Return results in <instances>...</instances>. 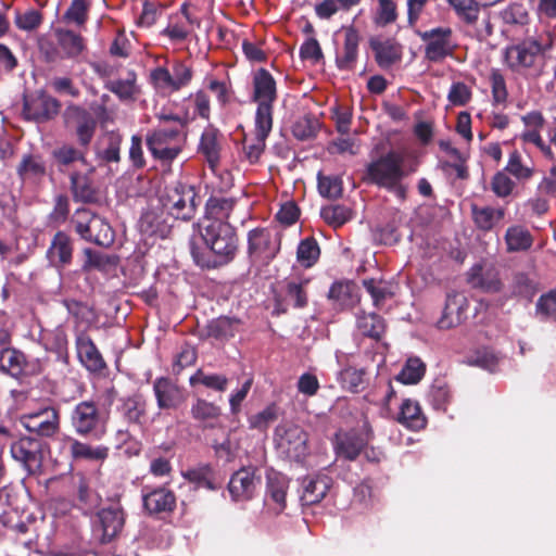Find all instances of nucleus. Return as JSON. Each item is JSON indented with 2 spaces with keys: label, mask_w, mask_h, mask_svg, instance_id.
I'll use <instances>...</instances> for the list:
<instances>
[{
  "label": "nucleus",
  "mask_w": 556,
  "mask_h": 556,
  "mask_svg": "<svg viewBox=\"0 0 556 556\" xmlns=\"http://www.w3.org/2000/svg\"><path fill=\"white\" fill-rule=\"evenodd\" d=\"M201 237L208 251H203L194 243L190 253L194 263L206 269H215L231 263L239 250V237L236 227L229 222H212L204 224Z\"/></svg>",
  "instance_id": "nucleus-1"
},
{
  "label": "nucleus",
  "mask_w": 556,
  "mask_h": 556,
  "mask_svg": "<svg viewBox=\"0 0 556 556\" xmlns=\"http://www.w3.org/2000/svg\"><path fill=\"white\" fill-rule=\"evenodd\" d=\"M110 412L100 407L93 400L77 403L71 413V426L78 437L96 441L108 433Z\"/></svg>",
  "instance_id": "nucleus-2"
},
{
  "label": "nucleus",
  "mask_w": 556,
  "mask_h": 556,
  "mask_svg": "<svg viewBox=\"0 0 556 556\" xmlns=\"http://www.w3.org/2000/svg\"><path fill=\"white\" fill-rule=\"evenodd\" d=\"M163 208L174 218L191 220L201 204L195 187L181 180L166 185L160 195Z\"/></svg>",
  "instance_id": "nucleus-3"
},
{
  "label": "nucleus",
  "mask_w": 556,
  "mask_h": 556,
  "mask_svg": "<svg viewBox=\"0 0 556 556\" xmlns=\"http://www.w3.org/2000/svg\"><path fill=\"white\" fill-rule=\"evenodd\" d=\"M551 48L552 41L548 38L529 37L506 48L505 62L513 72L522 73L533 68Z\"/></svg>",
  "instance_id": "nucleus-4"
},
{
  "label": "nucleus",
  "mask_w": 556,
  "mask_h": 556,
  "mask_svg": "<svg viewBox=\"0 0 556 556\" xmlns=\"http://www.w3.org/2000/svg\"><path fill=\"white\" fill-rule=\"evenodd\" d=\"M75 232L85 241L108 248L114 243L115 232L100 215L88 208H78L72 220Z\"/></svg>",
  "instance_id": "nucleus-5"
},
{
  "label": "nucleus",
  "mask_w": 556,
  "mask_h": 556,
  "mask_svg": "<svg viewBox=\"0 0 556 556\" xmlns=\"http://www.w3.org/2000/svg\"><path fill=\"white\" fill-rule=\"evenodd\" d=\"M403 161L401 153L389 151L367 165L363 181L379 188L392 186L394 180H402L408 174Z\"/></svg>",
  "instance_id": "nucleus-6"
},
{
  "label": "nucleus",
  "mask_w": 556,
  "mask_h": 556,
  "mask_svg": "<svg viewBox=\"0 0 556 556\" xmlns=\"http://www.w3.org/2000/svg\"><path fill=\"white\" fill-rule=\"evenodd\" d=\"M152 156L162 163H172L182 151L180 129L155 128L146 137Z\"/></svg>",
  "instance_id": "nucleus-7"
},
{
  "label": "nucleus",
  "mask_w": 556,
  "mask_h": 556,
  "mask_svg": "<svg viewBox=\"0 0 556 556\" xmlns=\"http://www.w3.org/2000/svg\"><path fill=\"white\" fill-rule=\"evenodd\" d=\"M43 369L42 359H29L23 351L16 348L0 350V371L14 379L38 376Z\"/></svg>",
  "instance_id": "nucleus-8"
},
{
  "label": "nucleus",
  "mask_w": 556,
  "mask_h": 556,
  "mask_svg": "<svg viewBox=\"0 0 556 556\" xmlns=\"http://www.w3.org/2000/svg\"><path fill=\"white\" fill-rule=\"evenodd\" d=\"M43 445L40 439L24 435L11 443L10 453L28 475L34 476L42 469Z\"/></svg>",
  "instance_id": "nucleus-9"
},
{
  "label": "nucleus",
  "mask_w": 556,
  "mask_h": 556,
  "mask_svg": "<svg viewBox=\"0 0 556 556\" xmlns=\"http://www.w3.org/2000/svg\"><path fill=\"white\" fill-rule=\"evenodd\" d=\"M62 117L64 126L74 129L79 147L87 149L97 130V119L92 113L81 105L71 103L65 108Z\"/></svg>",
  "instance_id": "nucleus-10"
},
{
  "label": "nucleus",
  "mask_w": 556,
  "mask_h": 556,
  "mask_svg": "<svg viewBox=\"0 0 556 556\" xmlns=\"http://www.w3.org/2000/svg\"><path fill=\"white\" fill-rule=\"evenodd\" d=\"M425 42V58L432 63L442 62L454 54L457 45L453 41L451 27H435L419 34Z\"/></svg>",
  "instance_id": "nucleus-11"
},
{
  "label": "nucleus",
  "mask_w": 556,
  "mask_h": 556,
  "mask_svg": "<svg viewBox=\"0 0 556 556\" xmlns=\"http://www.w3.org/2000/svg\"><path fill=\"white\" fill-rule=\"evenodd\" d=\"M281 236L268 228H254L248 232V254L265 264L271 262L279 253Z\"/></svg>",
  "instance_id": "nucleus-12"
},
{
  "label": "nucleus",
  "mask_w": 556,
  "mask_h": 556,
  "mask_svg": "<svg viewBox=\"0 0 556 556\" xmlns=\"http://www.w3.org/2000/svg\"><path fill=\"white\" fill-rule=\"evenodd\" d=\"M279 438V447L283 450L288 458L302 463L309 454L308 433L299 425L285 424L276 428Z\"/></svg>",
  "instance_id": "nucleus-13"
},
{
  "label": "nucleus",
  "mask_w": 556,
  "mask_h": 556,
  "mask_svg": "<svg viewBox=\"0 0 556 556\" xmlns=\"http://www.w3.org/2000/svg\"><path fill=\"white\" fill-rule=\"evenodd\" d=\"M262 484V476L256 466H243L235 471L228 482V492L235 502L252 500Z\"/></svg>",
  "instance_id": "nucleus-14"
},
{
  "label": "nucleus",
  "mask_w": 556,
  "mask_h": 556,
  "mask_svg": "<svg viewBox=\"0 0 556 556\" xmlns=\"http://www.w3.org/2000/svg\"><path fill=\"white\" fill-rule=\"evenodd\" d=\"M61 102L45 91L34 96L24 97L23 116L26 121L38 124L47 123L55 118L61 110Z\"/></svg>",
  "instance_id": "nucleus-15"
},
{
  "label": "nucleus",
  "mask_w": 556,
  "mask_h": 556,
  "mask_svg": "<svg viewBox=\"0 0 556 556\" xmlns=\"http://www.w3.org/2000/svg\"><path fill=\"white\" fill-rule=\"evenodd\" d=\"M176 506V494L166 485L142 489V507L149 516L163 519L166 515H170Z\"/></svg>",
  "instance_id": "nucleus-16"
},
{
  "label": "nucleus",
  "mask_w": 556,
  "mask_h": 556,
  "mask_svg": "<svg viewBox=\"0 0 556 556\" xmlns=\"http://www.w3.org/2000/svg\"><path fill=\"white\" fill-rule=\"evenodd\" d=\"M366 431L365 437L355 431H338L333 439L332 445L336 455L349 462H354L366 447L368 441L372 438V430L368 421L364 422Z\"/></svg>",
  "instance_id": "nucleus-17"
},
{
  "label": "nucleus",
  "mask_w": 556,
  "mask_h": 556,
  "mask_svg": "<svg viewBox=\"0 0 556 556\" xmlns=\"http://www.w3.org/2000/svg\"><path fill=\"white\" fill-rule=\"evenodd\" d=\"M207 91L213 92L222 105L229 101L226 84L217 79L208 80L206 89H200L189 96V100L193 103V113L190 116H194V119L200 117L204 121H210L211 118V101Z\"/></svg>",
  "instance_id": "nucleus-18"
},
{
  "label": "nucleus",
  "mask_w": 556,
  "mask_h": 556,
  "mask_svg": "<svg viewBox=\"0 0 556 556\" xmlns=\"http://www.w3.org/2000/svg\"><path fill=\"white\" fill-rule=\"evenodd\" d=\"M75 348L78 361L88 371L102 374L108 369L106 362L87 331L76 333Z\"/></svg>",
  "instance_id": "nucleus-19"
},
{
  "label": "nucleus",
  "mask_w": 556,
  "mask_h": 556,
  "mask_svg": "<svg viewBox=\"0 0 556 556\" xmlns=\"http://www.w3.org/2000/svg\"><path fill=\"white\" fill-rule=\"evenodd\" d=\"M21 422L29 432L49 438L60 429V412L54 407H46L35 414L23 416Z\"/></svg>",
  "instance_id": "nucleus-20"
},
{
  "label": "nucleus",
  "mask_w": 556,
  "mask_h": 556,
  "mask_svg": "<svg viewBox=\"0 0 556 556\" xmlns=\"http://www.w3.org/2000/svg\"><path fill=\"white\" fill-rule=\"evenodd\" d=\"M467 282L485 293H498L504 287L500 270L492 264H475L467 273Z\"/></svg>",
  "instance_id": "nucleus-21"
},
{
  "label": "nucleus",
  "mask_w": 556,
  "mask_h": 556,
  "mask_svg": "<svg viewBox=\"0 0 556 556\" xmlns=\"http://www.w3.org/2000/svg\"><path fill=\"white\" fill-rule=\"evenodd\" d=\"M368 43L375 54L377 65L382 70H390L402 60L403 47L394 38L372 36Z\"/></svg>",
  "instance_id": "nucleus-22"
},
{
  "label": "nucleus",
  "mask_w": 556,
  "mask_h": 556,
  "mask_svg": "<svg viewBox=\"0 0 556 556\" xmlns=\"http://www.w3.org/2000/svg\"><path fill=\"white\" fill-rule=\"evenodd\" d=\"M467 308L468 300L463 293L457 291L448 292L442 315L437 321L438 328L447 330L460 325L466 318Z\"/></svg>",
  "instance_id": "nucleus-23"
},
{
  "label": "nucleus",
  "mask_w": 556,
  "mask_h": 556,
  "mask_svg": "<svg viewBox=\"0 0 556 556\" xmlns=\"http://www.w3.org/2000/svg\"><path fill=\"white\" fill-rule=\"evenodd\" d=\"M308 278L289 277L283 281V296L276 298V309L286 313V308H281L283 304H290L294 308H304L308 304L307 286Z\"/></svg>",
  "instance_id": "nucleus-24"
},
{
  "label": "nucleus",
  "mask_w": 556,
  "mask_h": 556,
  "mask_svg": "<svg viewBox=\"0 0 556 556\" xmlns=\"http://www.w3.org/2000/svg\"><path fill=\"white\" fill-rule=\"evenodd\" d=\"M344 34L343 47L336 53V65L340 71L352 72L358 58V46L361 42V34L353 25L342 27Z\"/></svg>",
  "instance_id": "nucleus-25"
},
{
  "label": "nucleus",
  "mask_w": 556,
  "mask_h": 556,
  "mask_svg": "<svg viewBox=\"0 0 556 556\" xmlns=\"http://www.w3.org/2000/svg\"><path fill=\"white\" fill-rule=\"evenodd\" d=\"M153 392L160 409H177L185 402L182 390L168 377L156 378Z\"/></svg>",
  "instance_id": "nucleus-26"
},
{
  "label": "nucleus",
  "mask_w": 556,
  "mask_h": 556,
  "mask_svg": "<svg viewBox=\"0 0 556 556\" xmlns=\"http://www.w3.org/2000/svg\"><path fill=\"white\" fill-rule=\"evenodd\" d=\"M333 484L331 477L325 473L306 476L302 480V505L312 506L320 503Z\"/></svg>",
  "instance_id": "nucleus-27"
},
{
  "label": "nucleus",
  "mask_w": 556,
  "mask_h": 556,
  "mask_svg": "<svg viewBox=\"0 0 556 556\" xmlns=\"http://www.w3.org/2000/svg\"><path fill=\"white\" fill-rule=\"evenodd\" d=\"M70 189L75 202L94 204L100 200V190L88 173L73 172L70 176Z\"/></svg>",
  "instance_id": "nucleus-28"
},
{
  "label": "nucleus",
  "mask_w": 556,
  "mask_h": 556,
  "mask_svg": "<svg viewBox=\"0 0 556 556\" xmlns=\"http://www.w3.org/2000/svg\"><path fill=\"white\" fill-rule=\"evenodd\" d=\"M222 141V132L212 124L204 128L200 137L198 152L204 156L210 168L213 170L220 162Z\"/></svg>",
  "instance_id": "nucleus-29"
},
{
  "label": "nucleus",
  "mask_w": 556,
  "mask_h": 556,
  "mask_svg": "<svg viewBox=\"0 0 556 556\" xmlns=\"http://www.w3.org/2000/svg\"><path fill=\"white\" fill-rule=\"evenodd\" d=\"M118 410L129 425L142 428L147 424L148 402L141 393H135L123 399Z\"/></svg>",
  "instance_id": "nucleus-30"
},
{
  "label": "nucleus",
  "mask_w": 556,
  "mask_h": 556,
  "mask_svg": "<svg viewBox=\"0 0 556 556\" xmlns=\"http://www.w3.org/2000/svg\"><path fill=\"white\" fill-rule=\"evenodd\" d=\"M277 86L274 76L266 68H258L253 76L252 100L257 104L274 105L277 100Z\"/></svg>",
  "instance_id": "nucleus-31"
},
{
  "label": "nucleus",
  "mask_w": 556,
  "mask_h": 556,
  "mask_svg": "<svg viewBox=\"0 0 556 556\" xmlns=\"http://www.w3.org/2000/svg\"><path fill=\"white\" fill-rule=\"evenodd\" d=\"M73 251V240L71 237L66 232L59 230L51 240L47 255L52 264L58 267H64L72 263Z\"/></svg>",
  "instance_id": "nucleus-32"
},
{
  "label": "nucleus",
  "mask_w": 556,
  "mask_h": 556,
  "mask_svg": "<svg viewBox=\"0 0 556 556\" xmlns=\"http://www.w3.org/2000/svg\"><path fill=\"white\" fill-rule=\"evenodd\" d=\"M98 520L102 530V543L111 542L122 531L125 522L124 511L121 507L103 508L98 513Z\"/></svg>",
  "instance_id": "nucleus-33"
},
{
  "label": "nucleus",
  "mask_w": 556,
  "mask_h": 556,
  "mask_svg": "<svg viewBox=\"0 0 556 556\" xmlns=\"http://www.w3.org/2000/svg\"><path fill=\"white\" fill-rule=\"evenodd\" d=\"M185 480L195 485L197 489L204 488L208 491H216L220 484L216 481V473L211 464H198L194 467L181 471Z\"/></svg>",
  "instance_id": "nucleus-34"
},
{
  "label": "nucleus",
  "mask_w": 556,
  "mask_h": 556,
  "mask_svg": "<svg viewBox=\"0 0 556 556\" xmlns=\"http://www.w3.org/2000/svg\"><path fill=\"white\" fill-rule=\"evenodd\" d=\"M236 203L233 198L211 195L205 203L204 224L228 222Z\"/></svg>",
  "instance_id": "nucleus-35"
},
{
  "label": "nucleus",
  "mask_w": 556,
  "mask_h": 556,
  "mask_svg": "<svg viewBox=\"0 0 556 556\" xmlns=\"http://www.w3.org/2000/svg\"><path fill=\"white\" fill-rule=\"evenodd\" d=\"M67 441L70 442V454L75 460L104 462L109 457L110 448L105 445L93 446L72 437H68Z\"/></svg>",
  "instance_id": "nucleus-36"
},
{
  "label": "nucleus",
  "mask_w": 556,
  "mask_h": 556,
  "mask_svg": "<svg viewBox=\"0 0 556 556\" xmlns=\"http://www.w3.org/2000/svg\"><path fill=\"white\" fill-rule=\"evenodd\" d=\"M288 489L289 479L286 475L274 469L266 471V495L278 506L279 510L286 508Z\"/></svg>",
  "instance_id": "nucleus-37"
},
{
  "label": "nucleus",
  "mask_w": 556,
  "mask_h": 556,
  "mask_svg": "<svg viewBox=\"0 0 556 556\" xmlns=\"http://www.w3.org/2000/svg\"><path fill=\"white\" fill-rule=\"evenodd\" d=\"M46 173V164L39 154H24L16 167V174L22 181L41 180Z\"/></svg>",
  "instance_id": "nucleus-38"
},
{
  "label": "nucleus",
  "mask_w": 556,
  "mask_h": 556,
  "mask_svg": "<svg viewBox=\"0 0 556 556\" xmlns=\"http://www.w3.org/2000/svg\"><path fill=\"white\" fill-rule=\"evenodd\" d=\"M240 325L241 320L238 318L219 316L207 324L206 334L216 340L226 341L236 336Z\"/></svg>",
  "instance_id": "nucleus-39"
},
{
  "label": "nucleus",
  "mask_w": 556,
  "mask_h": 556,
  "mask_svg": "<svg viewBox=\"0 0 556 556\" xmlns=\"http://www.w3.org/2000/svg\"><path fill=\"white\" fill-rule=\"evenodd\" d=\"M51 156L60 173H65L76 162L86 163L85 151L72 144L64 143L52 150Z\"/></svg>",
  "instance_id": "nucleus-40"
},
{
  "label": "nucleus",
  "mask_w": 556,
  "mask_h": 556,
  "mask_svg": "<svg viewBox=\"0 0 556 556\" xmlns=\"http://www.w3.org/2000/svg\"><path fill=\"white\" fill-rule=\"evenodd\" d=\"M397 421L406 428L415 431L424 429L427 425V419L424 416L419 404L409 399L404 400L401 404Z\"/></svg>",
  "instance_id": "nucleus-41"
},
{
  "label": "nucleus",
  "mask_w": 556,
  "mask_h": 556,
  "mask_svg": "<svg viewBox=\"0 0 556 556\" xmlns=\"http://www.w3.org/2000/svg\"><path fill=\"white\" fill-rule=\"evenodd\" d=\"M356 327L363 337L380 341L386 332L384 319L376 313H363L357 317Z\"/></svg>",
  "instance_id": "nucleus-42"
},
{
  "label": "nucleus",
  "mask_w": 556,
  "mask_h": 556,
  "mask_svg": "<svg viewBox=\"0 0 556 556\" xmlns=\"http://www.w3.org/2000/svg\"><path fill=\"white\" fill-rule=\"evenodd\" d=\"M55 37L64 59H75L85 49L84 38L70 29H56Z\"/></svg>",
  "instance_id": "nucleus-43"
},
{
  "label": "nucleus",
  "mask_w": 556,
  "mask_h": 556,
  "mask_svg": "<svg viewBox=\"0 0 556 556\" xmlns=\"http://www.w3.org/2000/svg\"><path fill=\"white\" fill-rule=\"evenodd\" d=\"M471 216L476 227L486 232L492 230L494 225L504 218L505 210L491 206L480 207L477 204H472Z\"/></svg>",
  "instance_id": "nucleus-44"
},
{
  "label": "nucleus",
  "mask_w": 556,
  "mask_h": 556,
  "mask_svg": "<svg viewBox=\"0 0 556 556\" xmlns=\"http://www.w3.org/2000/svg\"><path fill=\"white\" fill-rule=\"evenodd\" d=\"M85 261L81 266L83 271L88 273L92 269L106 273L118 263L116 255H108L90 248L84 250Z\"/></svg>",
  "instance_id": "nucleus-45"
},
{
  "label": "nucleus",
  "mask_w": 556,
  "mask_h": 556,
  "mask_svg": "<svg viewBox=\"0 0 556 556\" xmlns=\"http://www.w3.org/2000/svg\"><path fill=\"white\" fill-rule=\"evenodd\" d=\"M459 21L466 25H475L482 8L477 0H446Z\"/></svg>",
  "instance_id": "nucleus-46"
},
{
  "label": "nucleus",
  "mask_w": 556,
  "mask_h": 556,
  "mask_svg": "<svg viewBox=\"0 0 556 556\" xmlns=\"http://www.w3.org/2000/svg\"><path fill=\"white\" fill-rule=\"evenodd\" d=\"M505 242L508 252H520L527 251L532 247L533 238L528 229L517 225L507 228Z\"/></svg>",
  "instance_id": "nucleus-47"
},
{
  "label": "nucleus",
  "mask_w": 556,
  "mask_h": 556,
  "mask_svg": "<svg viewBox=\"0 0 556 556\" xmlns=\"http://www.w3.org/2000/svg\"><path fill=\"white\" fill-rule=\"evenodd\" d=\"M190 413L193 419L203 424L204 428H213L215 427L214 421L218 420L220 416V408L214 403L198 399L191 406Z\"/></svg>",
  "instance_id": "nucleus-48"
},
{
  "label": "nucleus",
  "mask_w": 556,
  "mask_h": 556,
  "mask_svg": "<svg viewBox=\"0 0 556 556\" xmlns=\"http://www.w3.org/2000/svg\"><path fill=\"white\" fill-rule=\"evenodd\" d=\"M106 88L122 101H134L139 93V89L136 85V74L134 72H130L126 79L110 81Z\"/></svg>",
  "instance_id": "nucleus-49"
},
{
  "label": "nucleus",
  "mask_w": 556,
  "mask_h": 556,
  "mask_svg": "<svg viewBox=\"0 0 556 556\" xmlns=\"http://www.w3.org/2000/svg\"><path fill=\"white\" fill-rule=\"evenodd\" d=\"M428 399L434 409L445 412L452 400L448 384L442 379H435L430 387Z\"/></svg>",
  "instance_id": "nucleus-50"
},
{
  "label": "nucleus",
  "mask_w": 556,
  "mask_h": 556,
  "mask_svg": "<svg viewBox=\"0 0 556 556\" xmlns=\"http://www.w3.org/2000/svg\"><path fill=\"white\" fill-rule=\"evenodd\" d=\"M489 83L492 93V105L505 106L507 104L509 93L506 85V79L498 68L491 70L489 75Z\"/></svg>",
  "instance_id": "nucleus-51"
},
{
  "label": "nucleus",
  "mask_w": 556,
  "mask_h": 556,
  "mask_svg": "<svg viewBox=\"0 0 556 556\" xmlns=\"http://www.w3.org/2000/svg\"><path fill=\"white\" fill-rule=\"evenodd\" d=\"M367 371L365 368L346 366L340 372L342 386L350 392L358 393L365 389Z\"/></svg>",
  "instance_id": "nucleus-52"
},
{
  "label": "nucleus",
  "mask_w": 556,
  "mask_h": 556,
  "mask_svg": "<svg viewBox=\"0 0 556 556\" xmlns=\"http://www.w3.org/2000/svg\"><path fill=\"white\" fill-rule=\"evenodd\" d=\"M425 372V363L418 357H410L406 361L404 367L396 376V380L404 384H415L422 379Z\"/></svg>",
  "instance_id": "nucleus-53"
},
{
  "label": "nucleus",
  "mask_w": 556,
  "mask_h": 556,
  "mask_svg": "<svg viewBox=\"0 0 556 556\" xmlns=\"http://www.w3.org/2000/svg\"><path fill=\"white\" fill-rule=\"evenodd\" d=\"M320 249L314 238H305L300 242L296 250L298 262L304 267H312L319 258Z\"/></svg>",
  "instance_id": "nucleus-54"
},
{
  "label": "nucleus",
  "mask_w": 556,
  "mask_h": 556,
  "mask_svg": "<svg viewBox=\"0 0 556 556\" xmlns=\"http://www.w3.org/2000/svg\"><path fill=\"white\" fill-rule=\"evenodd\" d=\"M228 378L219 374H205L199 369L191 378L190 384H202L207 389L224 392L228 387Z\"/></svg>",
  "instance_id": "nucleus-55"
},
{
  "label": "nucleus",
  "mask_w": 556,
  "mask_h": 556,
  "mask_svg": "<svg viewBox=\"0 0 556 556\" xmlns=\"http://www.w3.org/2000/svg\"><path fill=\"white\" fill-rule=\"evenodd\" d=\"M320 215L327 224L337 228L352 218V210L343 204H332L323 207Z\"/></svg>",
  "instance_id": "nucleus-56"
},
{
  "label": "nucleus",
  "mask_w": 556,
  "mask_h": 556,
  "mask_svg": "<svg viewBox=\"0 0 556 556\" xmlns=\"http://www.w3.org/2000/svg\"><path fill=\"white\" fill-rule=\"evenodd\" d=\"M503 170L506 174H510L520 181L529 180L534 173L532 167H529L522 163V157L518 150H514L509 154L508 162Z\"/></svg>",
  "instance_id": "nucleus-57"
},
{
  "label": "nucleus",
  "mask_w": 556,
  "mask_h": 556,
  "mask_svg": "<svg viewBox=\"0 0 556 556\" xmlns=\"http://www.w3.org/2000/svg\"><path fill=\"white\" fill-rule=\"evenodd\" d=\"M49 344L50 349L56 353L58 361L62 362L64 365H68V339L63 328L59 327L51 332Z\"/></svg>",
  "instance_id": "nucleus-58"
},
{
  "label": "nucleus",
  "mask_w": 556,
  "mask_h": 556,
  "mask_svg": "<svg viewBox=\"0 0 556 556\" xmlns=\"http://www.w3.org/2000/svg\"><path fill=\"white\" fill-rule=\"evenodd\" d=\"M273 106L266 103L257 104L255 112V135L267 138L273 129Z\"/></svg>",
  "instance_id": "nucleus-59"
},
{
  "label": "nucleus",
  "mask_w": 556,
  "mask_h": 556,
  "mask_svg": "<svg viewBox=\"0 0 556 556\" xmlns=\"http://www.w3.org/2000/svg\"><path fill=\"white\" fill-rule=\"evenodd\" d=\"M278 418V406L275 403L267 405L262 412L248 418L249 427L260 431H265L270 424Z\"/></svg>",
  "instance_id": "nucleus-60"
},
{
  "label": "nucleus",
  "mask_w": 556,
  "mask_h": 556,
  "mask_svg": "<svg viewBox=\"0 0 556 556\" xmlns=\"http://www.w3.org/2000/svg\"><path fill=\"white\" fill-rule=\"evenodd\" d=\"M515 188L516 182L503 169L496 172L490 181L491 191L501 199L511 195Z\"/></svg>",
  "instance_id": "nucleus-61"
},
{
  "label": "nucleus",
  "mask_w": 556,
  "mask_h": 556,
  "mask_svg": "<svg viewBox=\"0 0 556 556\" xmlns=\"http://www.w3.org/2000/svg\"><path fill=\"white\" fill-rule=\"evenodd\" d=\"M319 193L328 199H338L343 192V181L339 176H323L318 174Z\"/></svg>",
  "instance_id": "nucleus-62"
},
{
  "label": "nucleus",
  "mask_w": 556,
  "mask_h": 556,
  "mask_svg": "<svg viewBox=\"0 0 556 556\" xmlns=\"http://www.w3.org/2000/svg\"><path fill=\"white\" fill-rule=\"evenodd\" d=\"M355 285L350 281H336L329 289L328 296L337 301L340 305H350L353 303Z\"/></svg>",
  "instance_id": "nucleus-63"
},
{
  "label": "nucleus",
  "mask_w": 556,
  "mask_h": 556,
  "mask_svg": "<svg viewBox=\"0 0 556 556\" xmlns=\"http://www.w3.org/2000/svg\"><path fill=\"white\" fill-rule=\"evenodd\" d=\"M77 503L78 507L88 514L99 506L100 496L81 480L77 490Z\"/></svg>",
  "instance_id": "nucleus-64"
}]
</instances>
